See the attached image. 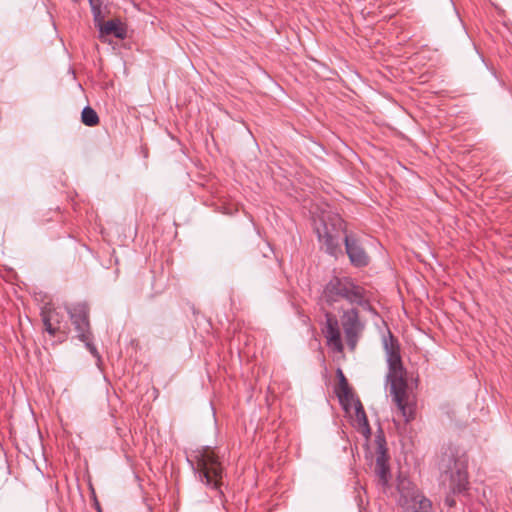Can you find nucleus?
Listing matches in <instances>:
<instances>
[{"label":"nucleus","mask_w":512,"mask_h":512,"mask_svg":"<svg viewBox=\"0 0 512 512\" xmlns=\"http://www.w3.org/2000/svg\"><path fill=\"white\" fill-rule=\"evenodd\" d=\"M397 490L402 512H435L432 501L409 478L399 476Z\"/></svg>","instance_id":"obj_6"},{"label":"nucleus","mask_w":512,"mask_h":512,"mask_svg":"<svg viewBox=\"0 0 512 512\" xmlns=\"http://www.w3.org/2000/svg\"><path fill=\"white\" fill-rule=\"evenodd\" d=\"M67 313L70 316L71 322L77 332V337L80 341L85 343L89 352L99 358L96 347L92 344V334L90 331L89 322V307L85 302L76 303L72 306L66 307Z\"/></svg>","instance_id":"obj_7"},{"label":"nucleus","mask_w":512,"mask_h":512,"mask_svg":"<svg viewBox=\"0 0 512 512\" xmlns=\"http://www.w3.org/2000/svg\"><path fill=\"white\" fill-rule=\"evenodd\" d=\"M89 3L91 6L94 22H99L101 19H104L105 16L102 12V5L104 0H89Z\"/></svg>","instance_id":"obj_16"},{"label":"nucleus","mask_w":512,"mask_h":512,"mask_svg":"<svg viewBox=\"0 0 512 512\" xmlns=\"http://www.w3.org/2000/svg\"><path fill=\"white\" fill-rule=\"evenodd\" d=\"M316 232L322 247L330 255L336 256L341 253V241L343 240L351 264L356 267L368 265L369 256L358 240L347 234L344 221L338 215L321 219V223L316 227Z\"/></svg>","instance_id":"obj_1"},{"label":"nucleus","mask_w":512,"mask_h":512,"mask_svg":"<svg viewBox=\"0 0 512 512\" xmlns=\"http://www.w3.org/2000/svg\"><path fill=\"white\" fill-rule=\"evenodd\" d=\"M444 502L449 507H454L456 505V501H455L454 497L451 495H447Z\"/></svg>","instance_id":"obj_17"},{"label":"nucleus","mask_w":512,"mask_h":512,"mask_svg":"<svg viewBox=\"0 0 512 512\" xmlns=\"http://www.w3.org/2000/svg\"><path fill=\"white\" fill-rule=\"evenodd\" d=\"M441 482L452 494H462L468 490L467 462L456 457L452 451L445 452L439 462Z\"/></svg>","instance_id":"obj_4"},{"label":"nucleus","mask_w":512,"mask_h":512,"mask_svg":"<svg viewBox=\"0 0 512 512\" xmlns=\"http://www.w3.org/2000/svg\"><path fill=\"white\" fill-rule=\"evenodd\" d=\"M326 323L323 328V334L326 338L327 345L335 352L341 353L344 349L339 324L334 315L326 313Z\"/></svg>","instance_id":"obj_10"},{"label":"nucleus","mask_w":512,"mask_h":512,"mask_svg":"<svg viewBox=\"0 0 512 512\" xmlns=\"http://www.w3.org/2000/svg\"><path fill=\"white\" fill-rule=\"evenodd\" d=\"M341 324L347 344L351 350H354L364 329V323L360 319L358 309L352 307L344 310L341 315Z\"/></svg>","instance_id":"obj_8"},{"label":"nucleus","mask_w":512,"mask_h":512,"mask_svg":"<svg viewBox=\"0 0 512 512\" xmlns=\"http://www.w3.org/2000/svg\"><path fill=\"white\" fill-rule=\"evenodd\" d=\"M42 321L45 330L51 335L56 336L61 332L63 315L55 308L45 307L41 312Z\"/></svg>","instance_id":"obj_11"},{"label":"nucleus","mask_w":512,"mask_h":512,"mask_svg":"<svg viewBox=\"0 0 512 512\" xmlns=\"http://www.w3.org/2000/svg\"><path fill=\"white\" fill-rule=\"evenodd\" d=\"M376 444V462H375V474L378 479V484L382 488H386L389 485L390 480V468L388 465V455L386 449V440L382 433L375 437Z\"/></svg>","instance_id":"obj_9"},{"label":"nucleus","mask_w":512,"mask_h":512,"mask_svg":"<svg viewBox=\"0 0 512 512\" xmlns=\"http://www.w3.org/2000/svg\"><path fill=\"white\" fill-rule=\"evenodd\" d=\"M382 342L388 365L386 379L390 385V393L402 417L409 422L413 418V406L408 400L406 371L402 364L400 345L390 331L383 337Z\"/></svg>","instance_id":"obj_2"},{"label":"nucleus","mask_w":512,"mask_h":512,"mask_svg":"<svg viewBox=\"0 0 512 512\" xmlns=\"http://www.w3.org/2000/svg\"><path fill=\"white\" fill-rule=\"evenodd\" d=\"M81 121L89 127L96 126L99 123V117L96 111L90 106H86L81 113Z\"/></svg>","instance_id":"obj_14"},{"label":"nucleus","mask_w":512,"mask_h":512,"mask_svg":"<svg viewBox=\"0 0 512 512\" xmlns=\"http://www.w3.org/2000/svg\"><path fill=\"white\" fill-rule=\"evenodd\" d=\"M355 415L360 426H362L367 434H370V427L365 410L359 400L355 403Z\"/></svg>","instance_id":"obj_15"},{"label":"nucleus","mask_w":512,"mask_h":512,"mask_svg":"<svg viewBox=\"0 0 512 512\" xmlns=\"http://www.w3.org/2000/svg\"><path fill=\"white\" fill-rule=\"evenodd\" d=\"M345 300L351 305H357L373 315H377L375 308L371 305V293L363 286L357 284L350 277H333L324 286L321 294V301L329 306Z\"/></svg>","instance_id":"obj_3"},{"label":"nucleus","mask_w":512,"mask_h":512,"mask_svg":"<svg viewBox=\"0 0 512 512\" xmlns=\"http://www.w3.org/2000/svg\"><path fill=\"white\" fill-rule=\"evenodd\" d=\"M194 472L207 487L218 490L222 484L223 468L214 451L209 447L197 451L192 462Z\"/></svg>","instance_id":"obj_5"},{"label":"nucleus","mask_w":512,"mask_h":512,"mask_svg":"<svg viewBox=\"0 0 512 512\" xmlns=\"http://www.w3.org/2000/svg\"><path fill=\"white\" fill-rule=\"evenodd\" d=\"M337 377H338V380H339V383H338V396L340 399L344 398L346 400H349L350 398L353 397V394L351 392V389L349 387V384H348V381L343 373V371L338 368L337 369Z\"/></svg>","instance_id":"obj_13"},{"label":"nucleus","mask_w":512,"mask_h":512,"mask_svg":"<svg viewBox=\"0 0 512 512\" xmlns=\"http://www.w3.org/2000/svg\"><path fill=\"white\" fill-rule=\"evenodd\" d=\"M94 23L99 30V38L102 41H104V37L108 35H114L118 39H124L126 37V29L117 19L109 20L106 22L104 19H101L99 22Z\"/></svg>","instance_id":"obj_12"}]
</instances>
